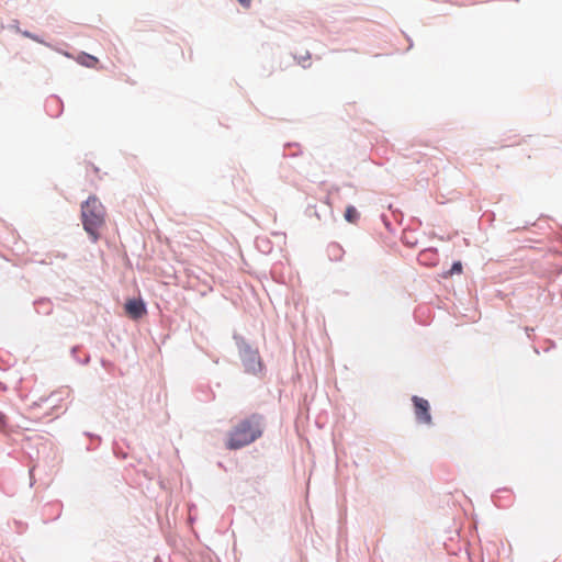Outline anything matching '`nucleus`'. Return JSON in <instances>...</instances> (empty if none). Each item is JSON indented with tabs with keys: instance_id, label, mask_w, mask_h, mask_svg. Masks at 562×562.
Instances as JSON below:
<instances>
[{
	"instance_id": "f257e3e1",
	"label": "nucleus",
	"mask_w": 562,
	"mask_h": 562,
	"mask_svg": "<svg viewBox=\"0 0 562 562\" xmlns=\"http://www.w3.org/2000/svg\"><path fill=\"white\" fill-rule=\"evenodd\" d=\"M105 207L100 200L92 195L81 204V221L83 229L93 243L100 238V231L105 224Z\"/></svg>"
},
{
	"instance_id": "f03ea898",
	"label": "nucleus",
	"mask_w": 562,
	"mask_h": 562,
	"mask_svg": "<svg viewBox=\"0 0 562 562\" xmlns=\"http://www.w3.org/2000/svg\"><path fill=\"white\" fill-rule=\"evenodd\" d=\"M262 435L261 418L252 415L237 424L229 432L227 448L231 450L245 447Z\"/></svg>"
},
{
	"instance_id": "7ed1b4c3",
	"label": "nucleus",
	"mask_w": 562,
	"mask_h": 562,
	"mask_svg": "<svg viewBox=\"0 0 562 562\" xmlns=\"http://www.w3.org/2000/svg\"><path fill=\"white\" fill-rule=\"evenodd\" d=\"M412 402L414 404V412H415L416 419L419 423H423L426 425H431L432 418H431V415L429 412V409H430L429 402L427 400L416 396V395L412 397Z\"/></svg>"
},
{
	"instance_id": "20e7f679",
	"label": "nucleus",
	"mask_w": 562,
	"mask_h": 562,
	"mask_svg": "<svg viewBox=\"0 0 562 562\" xmlns=\"http://www.w3.org/2000/svg\"><path fill=\"white\" fill-rule=\"evenodd\" d=\"M124 308H125V313L132 319H139L147 313L145 303L142 300H136V299L127 300Z\"/></svg>"
},
{
	"instance_id": "39448f33",
	"label": "nucleus",
	"mask_w": 562,
	"mask_h": 562,
	"mask_svg": "<svg viewBox=\"0 0 562 562\" xmlns=\"http://www.w3.org/2000/svg\"><path fill=\"white\" fill-rule=\"evenodd\" d=\"M78 63L86 66V67H89V68H93L98 65L99 60L97 57L92 56V55H89V54H86V53H81L78 58H77Z\"/></svg>"
},
{
	"instance_id": "423d86ee",
	"label": "nucleus",
	"mask_w": 562,
	"mask_h": 562,
	"mask_svg": "<svg viewBox=\"0 0 562 562\" xmlns=\"http://www.w3.org/2000/svg\"><path fill=\"white\" fill-rule=\"evenodd\" d=\"M345 220L352 224L357 223V221L359 220V213L355 206L349 205L346 207Z\"/></svg>"
},
{
	"instance_id": "0eeeda50",
	"label": "nucleus",
	"mask_w": 562,
	"mask_h": 562,
	"mask_svg": "<svg viewBox=\"0 0 562 562\" xmlns=\"http://www.w3.org/2000/svg\"><path fill=\"white\" fill-rule=\"evenodd\" d=\"M462 272V265L460 261H457L452 265L450 271L446 276H452L454 273H461Z\"/></svg>"
},
{
	"instance_id": "6e6552de",
	"label": "nucleus",
	"mask_w": 562,
	"mask_h": 562,
	"mask_svg": "<svg viewBox=\"0 0 562 562\" xmlns=\"http://www.w3.org/2000/svg\"><path fill=\"white\" fill-rule=\"evenodd\" d=\"M435 255V251L432 250H425V251H422L419 254V261L420 262H425L426 260V257H430V256H434Z\"/></svg>"
},
{
	"instance_id": "1a4fd4ad",
	"label": "nucleus",
	"mask_w": 562,
	"mask_h": 562,
	"mask_svg": "<svg viewBox=\"0 0 562 562\" xmlns=\"http://www.w3.org/2000/svg\"><path fill=\"white\" fill-rule=\"evenodd\" d=\"M237 1H238V3H239L241 7H244V8H246V9L250 8V5H251V0H237Z\"/></svg>"
}]
</instances>
